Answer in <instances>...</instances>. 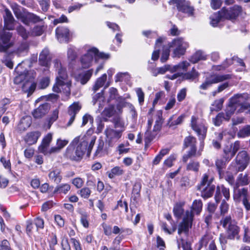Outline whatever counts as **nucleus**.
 <instances>
[{
	"label": "nucleus",
	"mask_w": 250,
	"mask_h": 250,
	"mask_svg": "<svg viewBox=\"0 0 250 250\" xmlns=\"http://www.w3.org/2000/svg\"><path fill=\"white\" fill-rule=\"evenodd\" d=\"M55 67L58 72V76L56 77L58 84L60 85L66 84V87L65 88V92L66 94H70L71 82L67 79L66 67L62 65V63H55Z\"/></svg>",
	"instance_id": "obj_6"
},
{
	"label": "nucleus",
	"mask_w": 250,
	"mask_h": 250,
	"mask_svg": "<svg viewBox=\"0 0 250 250\" xmlns=\"http://www.w3.org/2000/svg\"><path fill=\"white\" fill-rule=\"evenodd\" d=\"M185 116L183 115H180L178 117L176 116L173 115L169 118L168 120L167 125L169 127H172L173 129L175 128V126L180 125L183 122Z\"/></svg>",
	"instance_id": "obj_27"
},
{
	"label": "nucleus",
	"mask_w": 250,
	"mask_h": 250,
	"mask_svg": "<svg viewBox=\"0 0 250 250\" xmlns=\"http://www.w3.org/2000/svg\"><path fill=\"white\" fill-rule=\"evenodd\" d=\"M38 1L42 7L43 11L46 12L48 10L50 5L49 0H38Z\"/></svg>",
	"instance_id": "obj_64"
},
{
	"label": "nucleus",
	"mask_w": 250,
	"mask_h": 250,
	"mask_svg": "<svg viewBox=\"0 0 250 250\" xmlns=\"http://www.w3.org/2000/svg\"><path fill=\"white\" fill-rule=\"evenodd\" d=\"M59 110L58 109H55L50 117L48 119V127L50 128L52 124L56 121L58 118Z\"/></svg>",
	"instance_id": "obj_54"
},
{
	"label": "nucleus",
	"mask_w": 250,
	"mask_h": 250,
	"mask_svg": "<svg viewBox=\"0 0 250 250\" xmlns=\"http://www.w3.org/2000/svg\"><path fill=\"white\" fill-rule=\"evenodd\" d=\"M163 124V120L161 117L159 116L155 121V125H154L153 132L157 133L158 131H160L162 125Z\"/></svg>",
	"instance_id": "obj_59"
},
{
	"label": "nucleus",
	"mask_w": 250,
	"mask_h": 250,
	"mask_svg": "<svg viewBox=\"0 0 250 250\" xmlns=\"http://www.w3.org/2000/svg\"><path fill=\"white\" fill-rule=\"evenodd\" d=\"M107 76L106 74H104L101 77L97 79L93 87V90L96 92L99 89L102 87L106 80Z\"/></svg>",
	"instance_id": "obj_39"
},
{
	"label": "nucleus",
	"mask_w": 250,
	"mask_h": 250,
	"mask_svg": "<svg viewBox=\"0 0 250 250\" xmlns=\"http://www.w3.org/2000/svg\"><path fill=\"white\" fill-rule=\"evenodd\" d=\"M4 11L5 15L3 16L4 28L8 30H13L14 28V18L9 10L6 9Z\"/></svg>",
	"instance_id": "obj_19"
},
{
	"label": "nucleus",
	"mask_w": 250,
	"mask_h": 250,
	"mask_svg": "<svg viewBox=\"0 0 250 250\" xmlns=\"http://www.w3.org/2000/svg\"><path fill=\"white\" fill-rule=\"evenodd\" d=\"M18 34L21 36L24 40L28 38L29 33L27 32L26 29L22 26H19L17 29Z\"/></svg>",
	"instance_id": "obj_60"
},
{
	"label": "nucleus",
	"mask_w": 250,
	"mask_h": 250,
	"mask_svg": "<svg viewBox=\"0 0 250 250\" xmlns=\"http://www.w3.org/2000/svg\"><path fill=\"white\" fill-rule=\"evenodd\" d=\"M67 58L69 61L73 62L75 61L77 58V53L73 48L70 47L68 49Z\"/></svg>",
	"instance_id": "obj_58"
},
{
	"label": "nucleus",
	"mask_w": 250,
	"mask_h": 250,
	"mask_svg": "<svg viewBox=\"0 0 250 250\" xmlns=\"http://www.w3.org/2000/svg\"><path fill=\"white\" fill-rule=\"evenodd\" d=\"M164 217L169 222L170 227L168 228L166 223H162L161 225L162 228L165 232L171 234L176 231L177 229V225L175 222L172 220L171 215L169 213L165 214Z\"/></svg>",
	"instance_id": "obj_21"
},
{
	"label": "nucleus",
	"mask_w": 250,
	"mask_h": 250,
	"mask_svg": "<svg viewBox=\"0 0 250 250\" xmlns=\"http://www.w3.org/2000/svg\"><path fill=\"white\" fill-rule=\"evenodd\" d=\"M41 136V133L39 131L31 132L27 134L25 137V141L29 145H32L36 144Z\"/></svg>",
	"instance_id": "obj_25"
},
{
	"label": "nucleus",
	"mask_w": 250,
	"mask_h": 250,
	"mask_svg": "<svg viewBox=\"0 0 250 250\" xmlns=\"http://www.w3.org/2000/svg\"><path fill=\"white\" fill-rule=\"evenodd\" d=\"M14 79V83L16 84H22V89L25 92L32 93L35 89L36 84L34 81L33 74H18Z\"/></svg>",
	"instance_id": "obj_3"
},
{
	"label": "nucleus",
	"mask_w": 250,
	"mask_h": 250,
	"mask_svg": "<svg viewBox=\"0 0 250 250\" xmlns=\"http://www.w3.org/2000/svg\"><path fill=\"white\" fill-rule=\"evenodd\" d=\"M115 112V111L114 105H110L104 108L102 113V115L103 117L110 118L114 115Z\"/></svg>",
	"instance_id": "obj_48"
},
{
	"label": "nucleus",
	"mask_w": 250,
	"mask_h": 250,
	"mask_svg": "<svg viewBox=\"0 0 250 250\" xmlns=\"http://www.w3.org/2000/svg\"><path fill=\"white\" fill-rule=\"evenodd\" d=\"M250 157L245 150L240 151L235 159L236 163V171L237 172L243 171L247 167L249 161Z\"/></svg>",
	"instance_id": "obj_11"
},
{
	"label": "nucleus",
	"mask_w": 250,
	"mask_h": 250,
	"mask_svg": "<svg viewBox=\"0 0 250 250\" xmlns=\"http://www.w3.org/2000/svg\"><path fill=\"white\" fill-rule=\"evenodd\" d=\"M96 137L83 136L76 137L67 147L64 156L72 161L81 160L87 151L89 156L95 144Z\"/></svg>",
	"instance_id": "obj_1"
},
{
	"label": "nucleus",
	"mask_w": 250,
	"mask_h": 250,
	"mask_svg": "<svg viewBox=\"0 0 250 250\" xmlns=\"http://www.w3.org/2000/svg\"><path fill=\"white\" fill-rule=\"evenodd\" d=\"M104 132L108 139V143L110 146H112L113 143L116 142L122 136L121 131L116 130L110 128H107Z\"/></svg>",
	"instance_id": "obj_14"
},
{
	"label": "nucleus",
	"mask_w": 250,
	"mask_h": 250,
	"mask_svg": "<svg viewBox=\"0 0 250 250\" xmlns=\"http://www.w3.org/2000/svg\"><path fill=\"white\" fill-rule=\"evenodd\" d=\"M220 179L224 178L226 181L231 186L234 187L235 185L234 177L232 173L229 171H223L221 173V175H219Z\"/></svg>",
	"instance_id": "obj_34"
},
{
	"label": "nucleus",
	"mask_w": 250,
	"mask_h": 250,
	"mask_svg": "<svg viewBox=\"0 0 250 250\" xmlns=\"http://www.w3.org/2000/svg\"><path fill=\"white\" fill-rule=\"evenodd\" d=\"M223 18L221 16V13L218 11L217 13H215L213 15H212L210 18V24L213 27H216L218 23L220 22L221 19Z\"/></svg>",
	"instance_id": "obj_45"
},
{
	"label": "nucleus",
	"mask_w": 250,
	"mask_h": 250,
	"mask_svg": "<svg viewBox=\"0 0 250 250\" xmlns=\"http://www.w3.org/2000/svg\"><path fill=\"white\" fill-rule=\"evenodd\" d=\"M250 183V177L247 172L240 173L236 178V181L234 186L235 188H239L240 186L248 185Z\"/></svg>",
	"instance_id": "obj_23"
},
{
	"label": "nucleus",
	"mask_w": 250,
	"mask_h": 250,
	"mask_svg": "<svg viewBox=\"0 0 250 250\" xmlns=\"http://www.w3.org/2000/svg\"><path fill=\"white\" fill-rule=\"evenodd\" d=\"M53 55L49 53L47 49H44L40 53L39 56V61L40 62H50L52 61Z\"/></svg>",
	"instance_id": "obj_29"
},
{
	"label": "nucleus",
	"mask_w": 250,
	"mask_h": 250,
	"mask_svg": "<svg viewBox=\"0 0 250 250\" xmlns=\"http://www.w3.org/2000/svg\"><path fill=\"white\" fill-rule=\"evenodd\" d=\"M183 205L180 203L176 204L173 209L174 215L177 218H180L184 213Z\"/></svg>",
	"instance_id": "obj_49"
},
{
	"label": "nucleus",
	"mask_w": 250,
	"mask_h": 250,
	"mask_svg": "<svg viewBox=\"0 0 250 250\" xmlns=\"http://www.w3.org/2000/svg\"><path fill=\"white\" fill-rule=\"evenodd\" d=\"M227 162H226L223 159H218L215 162V165L217 169V171L218 172L219 175H221V173L223 171V169L225 167L226 163Z\"/></svg>",
	"instance_id": "obj_46"
},
{
	"label": "nucleus",
	"mask_w": 250,
	"mask_h": 250,
	"mask_svg": "<svg viewBox=\"0 0 250 250\" xmlns=\"http://www.w3.org/2000/svg\"><path fill=\"white\" fill-rule=\"evenodd\" d=\"M207 59V56L205 53L201 51L198 50L196 51L191 58V62H197L200 61H206Z\"/></svg>",
	"instance_id": "obj_37"
},
{
	"label": "nucleus",
	"mask_w": 250,
	"mask_h": 250,
	"mask_svg": "<svg viewBox=\"0 0 250 250\" xmlns=\"http://www.w3.org/2000/svg\"><path fill=\"white\" fill-rule=\"evenodd\" d=\"M179 65H175L171 68L169 65H165L164 66L158 67V70L160 74H164L167 71H170L171 72H174L178 70Z\"/></svg>",
	"instance_id": "obj_43"
},
{
	"label": "nucleus",
	"mask_w": 250,
	"mask_h": 250,
	"mask_svg": "<svg viewBox=\"0 0 250 250\" xmlns=\"http://www.w3.org/2000/svg\"><path fill=\"white\" fill-rule=\"evenodd\" d=\"M197 147H189V150L187 152V154L184 155L183 157V161L186 163L188 159L192 157L198 156L197 155Z\"/></svg>",
	"instance_id": "obj_41"
},
{
	"label": "nucleus",
	"mask_w": 250,
	"mask_h": 250,
	"mask_svg": "<svg viewBox=\"0 0 250 250\" xmlns=\"http://www.w3.org/2000/svg\"><path fill=\"white\" fill-rule=\"evenodd\" d=\"M125 173L123 167L116 166L112 168L111 170L107 172L108 177L113 178L115 176H120Z\"/></svg>",
	"instance_id": "obj_36"
},
{
	"label": "nucleus",
	"mask_w": 250,
	"mask_h": 250,
	"mask_svg": "<svg viewBox=\"0 0 250 250\" xmlns=\"http://www.w3.org/2000/svg\"><path fill=\"white\" fill-rule=\"evenodd\" d=\"M26 19L29 21L33 23H37L42 21L40 17L33 13L28 14L26 15Z\"/></svg>",
	"instance_id": "obj_61"
},
{
	"label": "nucleus",
	"mask_w": 250,
	"mask_h": 250,
	"mask_svg": "<svg viewBox=\"0 0 250 250\" xmlns=\"http://www.w3.org/2000/svg\"><path fill=\"white\" fill-rule=\"evenodd\" d=\"M220 12L223 19L233 21L235 20L241 13L242 7L239 5H235L228 8L223 7Z\"/></svg>",
	"instance_id": "obj_12"
},
{
	"label": "nucleus",
	"mask_w": 250,
	"mask_h": 250,
	"mask_svg": "<svg viewBox=\"0 0 250 250\" xmlns=\"http://www.w3.org/2000/svg\"><path fill=\"white\" fill-rule=\"evenodd\" d=\"M224 100L221 99L219 100H216L212 104V106L210 107L211 111H218L220 110L223 106Z\"/></svg>",
	"instance_id": "obj_50"
},
{
	"label": "nucleus",
	"mask_w": 250,
	"mask_h": 250,
	"mask_svg": "<svg viewBox=\"0 0 250 250\" xmlns=\"http://www.w3.org/2000/svg\"><path fill=\"white\" fill-rule=\"evenodd\" d=\"M198 118L193 116L191 119L190 125L192 129L197 133L200 141V148L197 152V155L200 156L204 146V140L207 135L208 127L203 122L199 123Z\"/></svg>",
	"instance_id": "obj_2"
},
{
	"label": "nucleus",
	"mask_w": 250,
	"mask_h": 250,
	"mask_svg": "<svg viewBox=\"0 0 250 250\" xmlns=\"http://www.w3.org/2000/svg\"><path fill=\"white\" fill-rule=\"evenodd\" d=\"M226 116V114L225 112H221L219 113L215 118L212 119L214 125L215 126H219L222 124L223 121L227 122L229 121V119H227Z\"/></svg>",
	"instance_id": "obj_35"
},
{
	"label": "nucleus",
	"mask_w": 250,
	"mask_h": 250,
	"mask_svg": "<svg viewBox=\"0 0 250 250\" xmlns=\"http://www.w3.org/2000/svg\"><path fill=\"white\" fill-rule=\"evenodd\" d=\"M57 236L55 233L52 232L50 235V240L49 241L50 250H55V246L57 244Z\"/></svg>",
	"instance_id": "obj_55"
},
{
	"label": "nucleus",
	"mask_w": 250,
	"mask_h": 250,
	"mask_svg": "<svg viewBox=\"0 0 250 250\" xmlns=\"http://www.w3.org/2000/svg\"><path fill=\"white\" fill-rule=\"evenodd\" d=\"M34 223L36 227V230L44 228V220L41 217H37L34 219Z\"/></svg>",
	"instance_id": "obj_62"
},
{
	"label": "nucleus",
	"mask_w": 250,
	"mask_h": 250,
	"mask_svg": "<svg viewBox=\"0 0 250 250\" xmlns=\"http://www.w3.org/2000/svg\"><path fill=\"white\" fill-rule=\"evenodd\" d=\"M129 74L127 72L119 73L115 76V82H122L124 80H128Z\"/></svg>",
	"instance_id": "obj_57"
},
{
	"label": "nucleus",
	"mask_w": 250,
	"mask_h": 250,
	"mask_svg": "<svg viewBox=\"0 0 250 250\" xmlns=\"http://www.w3.org/2000/svg\"><path fill=\"white\" fill-rule=\"evenodd\" d=\"M70 189V185L68 184H62L56 187L54 193L66 194Z\"/></svg>",
	"instance_id": "obj_38"
},
{
	"label": "nucleus",
	"mask_w": 250,
	"mask_h": 250,
	"mask_svg": "<svg viewBox=\"0 0 250 250\" xmlns=\"http://www.w3.org/2000/svg\"><path fill=\"white\" fill-rule=\"evenodd\" d=\"M106 151L104 147V142L102 139H99L98 141V145L97 149L95 153V156H102V154Z\"/></svg>",
	"instance_id": "obj_40"
},
{
	"label": "nucleus",
	"mask_w": 250,
	"mask_h": 250,
	"mask_svg": "<svg viewBox=\"0 0 250 250\" xmlns=\"http://www.w3.org/2000/svg\"><path fill=\"white\" fill-rule=\"evenodd\" d=\"M56 35L60 42H68L70 36L69 30L67 27L59 26L56 29Z\"/></svg>",
	"instance_id": "obj_16"
},
{
	"label": "nucleus",
	"mask_w": 250,
	"mask_h": 250,
	"mask_svg": "<svg viewBox=\"0 0 250 250\" xmlns=\"http://www.w3.org/2000/svg\"><path fill=\"white\" fill-rule=\"evenodd\" d=\"M93 74V70L89 69L80 73L78 79L82 84H85L89 80Z\"/></svg>",
	"instance_id": "obj_30"
},
{
	"label": "nucleus",
	"mask_w": 250,
	"mask_h": 250,
	"mask_svg": "<svg viewBox=\"0 0 250 250\" xmlns=\"http://www.w3.org/2000/svg\"><path fill=\"white\" fill-rule=\"evenodd\" d=\"M44 30L43 25H37L31 31V35L33 36H39L42 34Z\"/></svg>",
	"instance_id": "obj_51"
},
{
	"label": "nucleus",
	"mask_w": 250,
	"mask_h": 250,
	"mask_svg": "<svg viewBox=\"0 0 250 250\" xmlns=\"http://www.w3.org/2000/svg\"><path fill=\"white\" fill-rule=\"evenodd\" d=\"M215 189V185L208 184L207 186L200 190V191H201V196L204 199L211 197L214 192Z\"/></svg>",
	"instance_id": "obj_26"
},
{
	"label": "nucleus",
	"mask_w": 250,
	"mask_h": 250,
	"mask_svg": "<svg viewBox=\"0 0 250 250\" xmlns=\"http://www.w3.org/2000/svg\"><path fill=\"white\" fill-rule=\"evenodd\" d=\"M250 136V125H247L240 129L237 133L239 138H245Z\"/></svg>",
	"instance_id": "obj_47"
},
{
	"label": "nucleus",
	"mask_w": 250,
	"mask_h": 250,
	"mask_svg": "<svg viewBox=\"0 0 250 250\" xmlns=\"http://www.w3.org/2000/svg\"><path fill=\"white\" fill-rule=\"evenodd\" d=\"M224 196L226 200H229L230 198L229 189L225 187L223 185L218 186L216 187L214 198L216 202L219 203L222 199V194Z\"/></svg>",
	"instance_id": "obj_17"
},
{
	"label": "nucleus",
	"mask_w": 250,
	"mask_h": 250,
	"mask_svg": "<svg viewBox=\"0 0 250 250\" xmlns=\"http://www.w3.org/2000/svg\"><path fill=\"white\" fill-rule=\"evenodd\" d=\"M157 133L153 132L152 133L149 131L147 130L145 134V148H146L149 143L154 139Z\"/></svg>",
	"instance_id": "obj_44"
},
{
	"label": "nucleus",
	"mask_w": 250,
	"mask_h": 250,
	"mask_svg": "<svg viewBox=\"0 0 250 250\" xmlns=\"http://www.w3.org/2000/svg\"><path fill=\"white\" fill-rule=\"evenodd\" d=\"M12 33L4 30L0 32V52H5L12 46L13 43L11 41Z\"/></svg>",
	"instance_id": "obj_13"
},
{
	"label": "nucleus",
	"mask_w": 250,
	"mask_h": 250,
	"mask_svg": "<svg viewBox=\"0 0 250 250\" xmlns=\"http://www.w3.org/2000/svg\"><path fill=\"white\" fill-rule=\"evenodd\" d=\"M231 78V75L230 74L219 75L213 73L206 77L205 81L200 86L199 88L201 89L206 90L212 84L222 82Z\"/></svg>",
	"instance_id": "obj_8"
},
{
	"label": "nucleus",
	"mask_w": 250,
	"mask_h": 250,
	"mask_svg": "<svg viewBox=\"0 0 250 250\" xmlns=\"http://www.w3.org/2000/svg\"><path fill=\"white\" fill-rule=\"evenodd\" d=\"M91 191L88 188L84 187L80 189L78 191V193L81 195L82 198L87 199L89 196Z\"/></svg>",
	"instance_id": "obj_56"
},
{
	"label": "nucleus",
	"mask_w": 250,
	"mask_h": 250,
	"mask_svg": "<svg viewBox=\"0 0 250 250\" xmlns=\"http://www.w3.org/2000/svg\"><path fill=\"white\" fill-rule=\"evenodd\" d=\"M193 219V215L191 212L186 211L182 221L179 224L178 229V233L180 235L184 233L187 235L189 229L191 228Z\"/></svg>",
	"instance_id": "obj_9"
},
{
	"label": "nucleus",
	"mask_w": 250,
	"mask_h": 250,
	"mask_svg": "<svg viewBox=\"0 0 250 250\" xmlns=\"http://www.w3.org/2000/svg\"><path fill=\"white\" fill-rule=\"evenodd\" d=\"M169 48H175L173 52V57L180 58L183 55L187 48L188 43L185 42L182 38H177L168 44Z\"/></svg>",
	"instance_id": "obj_7"
},
{
	"label": "nucleus",
	"mask_w": 250,
	"mask_h": 250,
	"mask_svg": "<svg viewBox=\"0 0 250 250\" xmlns=\"http://www.w3.org/2000/svg\"><path fill=\"white\" fill-rule=\"evenodd\" d=\"M52 140V134L48 133L42 139V144L38 147V150L42 153H47L50 144Z\"/></svg>",
	"instance_id": "obj_24"
},
{
	"label": "nucleus",
	"mask_w": 250,
	"mask_h": 250,
	"mask_svg": "<svg viewBox=\"0 0 250 250\" xmlns=\"http://www.w3.org/2000/svg\"><path fill=\"white\" fill-rule=\"evenodd\" d=\"M170 4H176L177 10L183 13L187 14L188 16H192L194 14V8L190 6L188 1L186 0H170Z\"/></svg>",
	"instance_id": "obj_10"
},
{
	"label": "nucleus",
	"mask_w": 250,
	"mask_h": 250,
	"mask_svg": "<svg viewBox=\"0 0 250 250\" xmlns=\"http://www.w3.org/2000/svg\"><path fill=\"white\" fill-rule=\"evenodd\" d=\"M208 175L207 173L204 174L203 176L200 183L197 186V190H200V189H202L206 187V185H208V184H210V182H208Z\"/></svg>",
	"instance_id": "obj_52"
},
{
	"label": "nucleus",
	"mask_w": 250,
	"mask_h": 250,
	"mask_svg": "<svg viewBox=\"0 0 250 250\" xmlns=\"http://www.w3.org/2000/svg\"><path fill=\"white\" fill-rule=\"evenodd\" d=\"M142 188V184L140 181H136L133 186L132 197L134 200H136L140 197V191Z\"/></svg>",
	"instance_id": "obj_31"
},
{
	"label": "nucleus",
	"mask_w": 250,
	"mask_h": 250,
	"mask_svg": "<svg viewBox=\"0 0 250 250\" xmlns=\"http://www.w3.org/2000/svg\"><path fill=\"white\" fill-rule=\"evenodd\" d=\"M200 163L197 161L192 160L188 164L186 169L188 171H192L194 172H198L199 170Z\"/></svg>",
	"instance_id": "obj_42"
},
{
	"label": "nucleus",
	"mask_w": 250,
	"mask_h": 250,
	"mask_svg": "<svg viewBox=\"0 0 250 250\" xmlns=\"http://www.w3.org/2000/svg\"><path fill=\"white\" fill-rule=\"evenodd\" d=\"M81 108V106L78 103H74L71 104L68 108V114L70 117L69 121L67 124V126H70L74 122L76 115L78 113Z\"/></svg>",
	"instance_id": "obj_22"
},
{
	"label": "nucleus",
	"mask_w": 250,
	"mask_h": 250,
	"mask_svg": "<svg viewBox=\"0 0 250 250\" xmlns=\"http://www.w3.org/2000/svg\"><path fill=\"white\" fill-rule=\"evenodd\" d=\"M109 54L100 52L96 47H91L87 50V53L81 58V62H95L100 61H106L110 58Z\"/></svg>",
	"instance_id": "obj_4"
},
{
	"label": "nucleus",
	"mask_w": 250,
	"mask_h": 250,
	"mask_svg": "<svg viewBox=\"0 0 250 250\" xmlns=\"http://www.w3.org/2000/svg\"><path fill=\"white\" fill-rule=\"evenodd\" d=\"M220 224L226 229L227 238L229 239H239V233L240 228L230 216L223 218L220 221Z\"/></svg>",
	"instance_id": "obj_5"
},
{
	"label": "nucleus",
	"mask_w": 250,
	"mask_h": 250,
	"mask_svg": "<svg viewBox=\"0 0 250 250\" xmlns=\"http://www.w3.org/2000/svg\"><path fill=\"white\" fill-rule=\"evenodd\" d=\"M196 138L192 136H188L185 138L183 143V148L184 149L188 147H192L196 146Z\"/></svg>",
	"instance_id": "obj_32"
},
{
	"label": "nucleus",
	"mask_w": 250,
	"mask_h": 250,
	"mask_svg": "<svg viewBox=\"0 0 250 250\" xmlns=\"http://www.w3.org/2000/svg\"><path fill=\"white\" fill-rule=\"evenodd\" d=\"M233 199L235 202H240L243 199L249 198L248 189L246 188H235V186L233 187Z\"/></svg>",
	"instance_id": "obj_18"
},
{
	"label": "nucleus",
	"mask_w": 250,
	"mask_h": 250,
	"mask_svg": "<svg viewBox=\"0 0 250 250\" xmlns=\"http://www.w3.org/2000/svg\"><path fill=\"white\" fill-rule=\"evenodd\" d=\"M48 177L50 180L57 184H59L62 179L61 170L58 169H55L50 171L48 174Z\"/></svg>",
	"instance_id": "obj_28"
},
{
	"label": "nucleus",
	"mask_w": 250,
	"mask_h": 250,
	"mask_svg": "<svg viewBox=\"0 0 250 250\" xmlns=\"http://www.w3.org/2000/svg\"><path fill=\"white\" fill-rule=\"evenodd\" d=\"M50 108L49 104L45 103L34 109L32 112V115L35 119L41 118L48 112Z\"/></svg>",
	"instance_id": "obj_20"
},
{
	"label": "nucleus",
	"mask_w": 250,
	"mask_h": 250,
	"mask_svg": "<svg viewBox=\"0 0 250 250\" xmlns=\"http://www.w3.org/2000/svg\"><path fill=\"white\" fill-rule=\"evenodd\" d=\"M23 63H18V65L16 66V67L15 69V72L17 74H31V73L29 72L28 71H26V69L23 66Z\"/></svg>",
	"instance_id": "obj_63"
},
{
	"label": "nucleus",
	"mask_w": 250,
	"mask_h": 250,
	"mask_svg": "<svg viewBox=\"0 0 250 250\" xmlns=\"http://www.w3.org/2000/svg\"><path fill=\"white\" fill-rule=\"evenodd\" d=\"M237 108H236L235 106L233 105L232 104H231L230 103H229V104L228 106L226 107L225 111V113L226 114V117L227 119H229L230 120L231 117L232 115L234 114L235 111Z\"/></svg>",
	"instance_id": "obj_53"
},
{
	"label": "nucleus",
	"mask_w": 250,
	"mask_h": 250,
	"mask_svg": "<svg viewBox=\"0 0 250 250\" xmlns=\"http://www.w3.org/2000/svg\"><path fill=\"white\" fill-rule=\"evenodd\" d=\"M248 97L247 94H236L229 99V103L232 104L236 108L238 109L243 108V105H245L246 99Z\"/></svg>",
	"instance_id": "obj_15"
},
{
	"label": "nucleus",
	"mask_w": 250,
	"mask_h": 250,
	"mask_svg": "<svg viewBox=\"0 0 250 250\" xmlns=\"http://www.w3.org/2000/svg\"><path fill=\"white\" fill-rule=\"evenodd\" d=\"M203 204L202 202L200 200H195L193 201L191 209L189 212H191L194 215V214L199 215L202 211Z\"/></svg>",
	"instance_id": "obj_33"
}]
</instances>
